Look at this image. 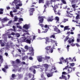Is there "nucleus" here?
Wrapping results in <instances>:
<instances>
[{
	"instance_id": "obj_51",
	"label": "nucleus",
	"mask_w": 80,
	"mask_h": 80,
	"mask_svg": "<svg viewBox=\"0 0 80 80\" xmlns=\"http://www.w3.org/2000/svg\"><path fill=\"white\" fill-rule=\"evenodd\" d=\"M22 30L23 32H25L26 33H27V32H28V31L22 29Z\"/></svg>"
},
{
	"instance_id": "obj_18",
	"label": "nucleus",
	"mask_w": 80,
	"mask_h": 80,
	"mask_svg": "<svg viewBox=\"0 0 80 80\" xmlns=\"http://www.w3.org/2000/svg\"><path fill=\"white\" fill-rule=\"evenodd\" d=\"M53 48H51L49 49L48 51H47L46 52L47 53H53Z\"/></svg>"
},
{
	"instance_id": "obj_37",
	"label": "nucleus",
	"mask_w": 80,
	"mask_h": 80,
	"mask_svg": "<svg viewBox=\"0 0 80 80\" xmlns=\"http://www.w3.org/2000/svg\"><path fill=\"white\" fill-rule=\"evenodd\" d=\"M45 59L48 60H49L50 58V57H48V56H46L45 57Z\"/></svg>"
},
{
	"instance_id": "obj_2",
	"label": "nucleus",
	"mask_w": 80,
	"mask_h": 80,
	"mask_svg": "<svg viewBox=\"0 0 80 80\" xmlns=\"http://www.w3.org/2000/svg\"><path fill=\"white\" fill-rule=\"evenodd\" d=\"M64 61L65 63H67V66H66L65 68H63V70H68V73H72V68L71 67H69V65H68V58H66V60H63Z\"/></svg>"
},
{
	"instance_id": "obj_47",
	"label": "nucleus",
	"mask_w": 80,
	"mask_h": 80,
	"mask_svg": "<svg viewBox=\"0 0 80 80\" xmlns=\"http://www.w3.org/2000/svg\"><path fill=\"white\" fill-rule=\"evenodd\" d=\"M62 74L63 75H67V72H62Z\"/></svg>"
},
{
	"instance_id": "obj_16",
	"label": "nucleus",
	"mask_w": 80,
	"mask_h": 80,
	"mask_svg": "<svg viewBox=\"0 0 80 80\" xmlns=\"http://www.w3.org/2000/svg\"><path fill=\"white\" fill-rule=\"evenodd\" d=\"M43 58L41 56H38L37 57V60L39 62L42 61V60H43Z\"/></svg>"
},
{
	"instance_id": "obj_44",
	"label": "nucleus",
	"mask_w": 80,
	"mask_h": 80,
	"mask_svg": "<svg viewBox=\"0 0 80 80\" xmlns=\"http://www.w3.org/2000/svg\"><path fill=\"white\" fill-rule=\"evenodd\" d=\"M23 77V75L22 74H20L19 76V78H22Z\"/></svg>"
},
{
	"instance_id": "obj_29",
	"label": "nucleus",
	"mask_w": 80,
	"mask_h": 80,
	"mask_svg": "<svg viewBox=\"0 0 80 80\" xmlns=\"http://www.w3.org/2000/svg\"><path fill=\"white\" fill-rule=\"evenodd\" d=\"M57 8H58V7H56V6H54V7L53 10H54V12L55 13H56V14H57V11L56 10H56V9H57Z\"/></svg>"
},
{
	"instance_id": "obj_25",
	"label": "nucleus",
	"mask_w": 80,
	"mask_h": 80,
	"mask_svg": "<svg viewBox=\"0 0 80 80\" xmlns=\"http://www.w3.org/2000/svg\"><path fill=\"white\" fill-rule=\"evenodd\" d=\"M68 27H69V26H66L64 28V31H65V30H70V29L68 28Z\"/></svg>"
},
{
	"instance_id": "obj_23",
	"label": "nucleus",
	"mask_w": 80,
	"mask_h": 80,
	"mask_svg": "<svg viewBox=\"0 0 80 80\" xmlns=\"http://www.w3.org/2000/svg\"><path fill=\"white\" fill-rule=\"evenodd\" d=\"M71 40H72L71 38H70L69 40H68V42L69 43H71L72 42H74V40L73 39H72V41H71Z\"/></svg>"
},
{
	"instance_id": "obj_20",
	"label": "nucleus",
	"mask_w": 80,
	"mask_h": 80,
	"mask_svg": "<svg viewBox=\"0 0 80 80\" xmlns=\"http://www.w3.org/2000/svg\"><path fill=\"white\" fill-rule=\"evenodd\" d=\"M39 25H40V26H41V27H43L44 28V27H45V28H47L48 27V25H45V26H44L42 24H39Z\"/></svg>"
},
{
	"instance_id": "obj_49",
	"label": "nucleus",
	"mask_w": 80,
	"mask_h": 80,
	"mask_svg": "<svg viewBox=\"0 0 80 80\" xmlns=\"http://www.w3.org/2000/svg\"><path fill=\"white\" fill-rule=\"evenodd\" d=\"M16 62H17V63H19L20 62V59H17L16 60Z\"/></svg>"
},
{
	"instance_id": "obj_15",
	"label": "nucleus",
	"mask_w": 80,
	"mask_h": 80,
	"mask_svg": "<svg viewBox=\"0 0 80 80\" xmlns=\"http://www.w3.org/2000/svg\"><path fill=\"white\" fill-rule=\"evenodd\" d=\"M54 31L56 32L57 33H60V30L58 29V28H57V27L55 26L54 28Z\"/></svg>"
},
{
	"instance_id": "obj_9",
	"label": "nucleus",
	"mask_w": 80,
	"mask_h": 80,
	"mask_svg": "<svg viewBox=\"0 0 80 80\" xmlns=\"http://www.w3.org/2000/svg\"><path fill=\"white\" fill-rule=\"evenodd\" d=\"M50 2H51V1H47L46 3V5H44V7L45 8V9L44 10V11H43V12L44 13L45 12V9L47 8V6L48 5H49L50 3Z\"/></svg>"
},
{
	"instance_id": "obj_52",
	"label": "nucleus",
	"mask_w": 80,
	"mask_h": 80,
	"mask_svg": "<svg viewBox=\"0 0 80 80\" xmlns=\"http://www.w3.org/2000/svg\"><path fill=\"white\" fill-rule=\"evenodd\" d=\"M50 38H55V37L54 35H51L50 37Z\"/></svg>"
},
{
	"instance_id": "obj_60",
	"label": "nucleus",
	"mask_w": 80,
	"mask_h": 80,
	"mask_svg": "<svg viewBox=\"0 0 80 80\" xmlns=\"http://www.w3.org/2000/svg\"><path fill=\"white\" fill-rule=\"evenodd\" d=\"M71 45H72V47H74V46H75V44L73 43H71Z\"/></svg>"
},
{
	"instance_id": "obj_50",
	"label": "nucleus",
	"mask_w": 80,
	"mask_h": 80,
	"mask_svg": "<svg viewBox=\"0 0 80 80\" xmlns=\"http://www.w3.org/2000/svg\"><path fill=\"white\" fill-rule=\"evenodd\" d=\"M17 27L18 28H19V29H22V27L20 26H17Z\"/></svg>"
},
{
	"instance_id": "obj_17",
	"label": "nucleus",
	"mask_w": 80,
	"mask_h": 80,
	"mask_svg": "<svg viewBox=\"0 0 80 80\" xmlns=\"http://www.w3.org/2000/svg\"><path fill=\"white\" fill-rule=\"evenodd\" d=\"M34 11L35 10L33 8H31L29 10L30 15H33V11Z\"/></svg>"
},
{
	"instance_id": "obj_35",
	"label": "nucleus",
	"mask_w": 80,
	"mask_h": 80,
	"mask_svg": "<svg viewBox=\"0 0 80 80\" xmlns=\"http://www.w3.org/2000/svg\"><path fill=\"white\" fill-rule=\"evenodd\" d=\"M48 30L47 29H46L45 31H42L41 33H47V31H48Z\"/></svg>"
},
{
	"instance_id": "obj_53",
	"label": "nucleus",
	"mask_w": 80,
	"mask_h": 80,
	"mask_svg": "<svg viewBox=\"0 0 80 80\" xmlns=\"http://www.w3.org/2000/svg\"><path fill=\"white\" fill-rule=\"evenodd\" d=\"M62 3L64 4H66V2H65V0H62Z\"/></svg>"
},
{
	"instance_id": "obj_26",
	"label": "nucleus",
	"mask_w": 80,
	"mask_h": 80,
	"mask_svg": "<svg viewBox=\"0 0 80 80\" xmlns=\"http://www.w3.org/2000/svg\"><path fill=\"white\" fill-rule=\"evenodd\" d=\"M8 19H7V18H3L2 20V22L3 23V22H6V21H7V20Z\"/></svg>"
},
{
	"instance_id": "obj_41",
	"label": "nucleus",
	"mask_w": 80,
	"mask_h": 80,
	"mask_svg": "<svg viewBox=\"0 0 80 80\" xmlns=\"http://www.w3.org/2000/svg\"><path fill=\"white\" fill-rule=\"evenodd\" d=\"M16 35L17 37H19L20 36V34L18 33H16Z\"/></svg>"
},
{
	"instance_id": "obj_13",
	"label": "nucleus",
	"mask_w": 80,
	"mask_h": 80,
	"mask_svg": "<svg viewBox=\"0 0 80 80\" xmlns=\"http://www.w3.org/2000/svg\"><path fill=\"white\" fill-rule=\"evenodd\" d=\"M30 27V25L29 24H26L23 26V28H25L26 30H28Z\"/></svg>"
},
{
	"instance_id": "obj_54",
	"label": "nucleus",
	"mask_w": 80,
	"mask_h": 80,
	"mask_svg": "<svg viewBox=\"0 0 80 80\" xmlns=\"http://www.w3.org/2000/svg\"><path fill=\"white\" fill-rule=\"evenodd\" d=\"M44 70V68H41L40 70V72H43Z\"/></svg>"
},
{
	"instance_id": "obj_1",
	"label": "nucleus",
	"mask_w": 80,
	"mask_h": 80,
	"mask_svg": "<svg viewBox=\"0 0 80 80\" xmlns=\"http://www.w3.org/2000/svg\"><path fill=\"white\" fill-rule=\"evenodd\" d=\"M21 1L20 0H14V1L11 3L10 4L11 5H12L13 6H14V5H15L16 8V9H19V8H20L19 7L22 6V3H21Z\"/></svg>"
},
{
	"instance_id": "obj_33",
	"label": "nucleus",
	"mask_w": 80,
	"mask_h": 80,
	"mask_svg": "<svg viewBox=\"0 0 80 80\" xmlns=\"http://www.w3.org/2000/svg\"><path fill=\"white\" fill-rule=\"evenodd\" d=\"M33 51H34V50L33 49V48H32V49L31 50L32 52L30 54L31 56H33Z\"/></svg>"
},
{
	"instance_id": "obj_34",
	"label": "nucleus",
	"mask_w": 80,
	"mask_h": 80,
	"mask_svg": "<svg viewBox=\"0 0 80 80\" xmlns=\"http://www.w3.org/2000/svg\"><path fill=\"white\" fill-rule=\"evenodd\" d=\"M44 3V1L43 0H39V3Z\"/></svg>"
},
{
	"instance_id": "obj_11",
	"label": "nucleus",
	"mask_w": 80,
	"mask_h": 80,
	"mask_svg": "<svg viewBox=\"0 0 80 80\" xmlns=\"http://www.w3.org/2000/svg\"><path fill=\"white\" fill-rule=\"evenodd\" d=\"M45 18V16H39L38 17L39 19H41V20H39V24H40V23H43V18Z\"/></svg>"
},
{
	"instance_id": "obj_3",
	"label": "nucleus",
	"mask_w": 80,
	"mask_h": 80,
	"mask_svg": "<svg viewBox=\"0 0 80 80\" xmlns=\"http://www.w3.org/2000/svg\"><path fill=\"white\" fill-rule=\"evenodd\" d=\"M25 38L22 37L20 39L21 40V42H26L27 43H29L30 44L31 43V40H32V38H30V39H27Z\"/></svg>"
},
{
	"instance_id": "obj_14",
	"label": "nucleus",
	"mask_w": 80,
	"mask_h": 80,
	"mask_svg": "<svg viewBox=\"0 0 80 80\" xmlns=\"http://www.w3.org/2000/svg\"><path fill=\"white\" fill-rule=\"evenodd\" d=\"M42 66L44 67H45V69L44 70L45 72H47V70H48V67H49V66L47 64H42Z\"/></svg>"
},
{
	"instance_id": "obj_12",
	"label": "nucleus",
	"mask_w": 80,
	"mask_h": 80,
	"mask_svg": "<svg viewBox=\"0 0 80 80\" xmlns=\"http://www.w3.org/2000/svg\"><path fill=\"white\" fill-rule=\"evenodd\" d=\"M17 12V10L16 9H14L13 10V11H11L10 12V15L12 17H13L14 16H13V12H14V13H16V12Z\"/></svg>"
},
{
	"instance_id": "obj_63",
	"label": "nucleus",
	"mask_w": 80,
	"mask_h": 80,
	"mask_svg": "<svg viewBox=\"0 0 80 80\" xmlns=\"http://www.w3.org/2000/svg\"><path fill=\"white\" fill-rule=\"evenodd\" d=\"M29 60H33V58L31 57H30L29 58Z\"/></svg>"
},
{
	"instance_id": "obj_62",
	"label": "nucleus",
	"mask_w": 80,
	"mask_h": 80,
	"mask_svg": "<svg viewBox=\"0 0 80 80\" xmlns=\"http://www.w3.org/2000/svg\"><path fill=\"white\" fill-rule=\"evenodd\" d=\"M11 63H12V64H14L15 63V62L13 61H11Z\"/></svg>"
},
{
	"instance_id": "obj_40",
	"label": "nucleus",
	"mask_w": 80,
	"mask_h": 80,
	"mask_svg": "<svg viewBox=\"0 0 80 80\" xmlns=\"http://www.w3.org/2000/svg\"><path fill=\"white\" fill-rule=\"evenodd\" d=\"M35 38H36V36L35 35H33L32 36V38L33 39L32 40V42H33V41L34 40H35Z\"/></svg>"
},
{
	"instance_id": "obj_39",
	"label": "nucleus",
	"mask_w": 80,
	"mask_h": 80,
	"mask_svg": "<svg viewBox=\"0 0 80 80\" xmlns=\"http://www.w3.org/2000/svg\"><path fill=\"white\" fill-rule=\"evenodd\" d=\"M18 20V18L17 16L14 17V21L15 22H16V21H17V20Z\"/></svg>"
},
{
	"instance_id": "obj_48",
	"label": "nucleus",
	"mask_w": 80,
	"mask_h": 80,
	"mask_svg": "<svg viewBox=\"0 0 80 80\" xmlns=\"http://www.w3.org/2000/svg\"><path fill=\"white\" fill-rule=\"evenodd\" d=\"M20 21H23V18H19V22H20Z\"/></svg>"
},
{
	"instance_id": "obj_56",
	"label": "nucleus",
	"mask_w": 80,
	"mask_h": 80,
	"mask_svg": "<svg viewBox=\"0 0 80 80\" xmlns=\"http://www.w3.org/2000/svg\"><path fill=\"white\" fill-rule=\"evenodd\" d=\"M53 69L54 70H56V68L55 67H54V66H53L52 67V70Z\"/></svg>"
},
{
	"instance_id": "obj_4",
	"label": "nucleus",
	"mask_w": 80,
	"mask_h": 80,
	"mask_svg": "<svg viewBox=\"0 0 80 80\" xmlns=\"http://www.w3.org/2000/svg\"><path fill=\"white\" fill-rule=\"evenodd\" d=\"M13 35V36H14V35H16V34L15 33V32H12L11 34H10V32H7V33H5V34L3 35V37H5L6 36H8V38H13V37L11 36V35Z\"/></svg>"
},
{
	"instance_id": "obj_10",
	"label": "nucleus",
	"mask_w": 80,
	"mask_h": 80,
	"mask_svg": "<svg viewBox=\"0 0 80 80\" xmlns=\"http://www.w3.org/2000/svg\"><path fill=\"white\" fill-rule=\"evenodd\" d=\"M40 67H41V66H34L30 68H29V70H30V71H32V70H33V68H40Z\"/></svg>"
},
{
	"instance_id": "obj_8",
	"label": "nucleus",
	"mask_w": 80,
	"mask_h": 80,
	"mask_svg": "<svg viewBox=\"0 0 80 80\" xmlns=\"http://www.w3.org/2000/svg\"><path fill=\"white\" fill-rule=\"evenodd\" d=\"M26 35H28L27 36V37L26 38L25 37H24V38H25L26 39H28L30 38L31 37V36H30V34L28 33H24L23 35H22V36H23V37H25Z\"/></svg>"
},
{
	"instance_id": "obj_59",
	"label": "nucleus",
	"mask_w": 80,
	"mask_h": 80,
	"mask_svg": "<svg viewBox=\"0 0 80 80\" xmlns=\"http://www.w3.org/2000/svg\"><path fill=\"white\" fill-rule=\"evenodd\" d=\"M76 2V1L75 0H73L72 1V3H75Z\"/></svg>"
},
{
	"instance_id": "obj_64",
	"label": "nucleus",
	"mask_w": 80,
	"mask_h": 80,
	"mask_svg": "<svg viewBox=\"0 0 80 80\" xmlns=\"http://www.w3.org/2000/svg\"><path fill=\"white\" fill-rule=\"evenodd\" d=\"M80 41V39H77V42H79Z\"/></svg>"
},
{
	"instance_id": "obj_58",
	"label": "nucleus",
	"mask_w": 80,
	"mask_h": 80,
	"mask_svg": "<svg viewBox=\"0 0 80 80\" xmlns=\"http://www.w3.org/2000/svg\"><path fill=\"white\" fill-rule=\"evenodd\" d=\"M6 9H7V10H10V7H7Z\"/></svg>"
},
{
	"instance_id": "obj_55",
	"label": "nucleus",
	"mask_w": 80,
	"mask_h": 80,
	"mask_svg": "<svg viewBox=\"0 0 80 80\" xmlns=\"http://www.w3.org/2000/svg\"><path fill=\"white\" fill-rule=\"evenodd\" d=\"M79 17H80V16L79 15H78L76 17V19H78V18H79Z\"/></svg>"
},
{
	"instance_id": "obj_57",
	"label": "nucleus",
	"mask_w": 80,
	"mask_h": 80,
	"mask_svg": "<svg viewBox=\"0 0 80 80\" xmlns=\"http://www.w3.org/2000/svg\"><path fill=\"white\" fill-rule=\"evenodd\" d=\"M72 6L73 8H75V4L72 5Z\"/></svg>"
},
{
	"instance_id": "obj_36",
	"label": "nucleus",
	"mask_w": 80,
	"mask_h": 80,
	"mask_svg": "<svg viewBox=\"0 0 80 80\" xmlns=\"http://www.w3.org/2000/svg\"><path fill=\"white\" fill-rule=\"evenodd\" d=\"M68 19H64L63 21V22L65 23L66 22H68Z\"/></svg>"
},
{
	"instance_id": "obj_32",
	"label": "nucleus",
	"mask_w": 80,
	"mask_h": 80,
	"mask_svg": "<svg viewBox=\"0 0 80 80\" xmlns=\"http://www.w3.org/2000/svg\"><path fill=\"white\" fill-rule=\"evenodd\" d=\"M62 77L63 79H64L65 80H67V78L65 76L62 75Z\"/></svg>"
},
{
	"instance_id": "obj_24",
	"label": "nucleus",
	"mask_w": 80,
	"mask_h": 80,
	"mask_svg": "<svg viewBox=\"0 0 80 80\" xmlns=\"http://www.w3.org/2000/svg\"><path fill=\"white\" fill-rule=\"evenodd\" d=\"M2 40H0V43L1 44V46L2 47H4V46L5 45V44L4 43L2 42Z\"/></svg>"
},
{
	"instance_id": "obj_6",
	"label": "nucleus",
	"mask_w": 80,
	"mask_h": 80,
	"mask_svg": "<svg viewBox=\"0 0 80 80\" xmlns=\"http://www.w3.org/2000/svg\"><path fill=\"white\" fill-rule=\"evenodd\" d=\"M34 77V75H32L31 73H28V74H27L26 75V77L25 78V80L27 79L28 78H26L27 77H29V78H31V80H34V79H32Z\"/></svg>"
},
{
	"instance_id": "obj_30",
	"label": "nucleus",
	"mask_w": 80,
	"mask_h": 80,
	"mask_svg": "<svg viewBox=\"0 0 80 80\" xmlns=\"http://www.w3.org/2000/svg\"><path fill=\"white\" fill-rule=\"evenodd\" d=\"M53 20V18H49L48 19V22H52Z\"/></svg>"
},
{
	"instance_id": "obj_28",
	"label": "nucleus",
	"mask_w": 80,
	"mask_h": 80,
	"mask_svg": "<svg viewBox=\"0 0 80 80\" xmlns=\"http://www.w3.org/2000/svg\"><path fill=\"white\" fill-rule=\"evenodd\" d=\"M53 72L52 73H49L47 74L48 77H52L53 76Z\"/></svg>"
},
{
	"instance_id": "obj_45",
	"label": "nucleus",
	"mask_w": 80,
	"mask_h": 80,
	"mask_svg": "<svg viewBox=\"0 0 80 80\" xmlns=\"http://www.w3.org/2000/svg\"><path fill=\"white\" fill-rule=\"evenodd\" d=\"M69 47H70V45H68L67 46V48H66L67 50H68V51H69L68 49H69Z\"/></svg>"
},
{
	"instance_id": "obj_38",
	"label": "nucleus",
	"mask_w": 80,
	"mask_h": 80,
	"mask_svg": "<svg viewBox=\"0 0 80 80\" xmlns=\"http://www.w3.org/2000/svg\"><path fill=\"white\" fill-rule=\"evenodd\" d=\"M69 65L71 67H73V66L75 65V63H69Z\"/></svg>"
},
{
	"instance_id": "obj_27",
	"label": "nucleus",
	"mask_w": 80,
	"mask_h": 80,
	"mask_svg": "<svg viewBox=\"0 0 80 80\" xmlns=\"http://www.w3.org/2000/svg\"><path fill=\"white\" fill-rule=\"evenodd\" d=\"M56 20L57 21H56V23H59V18L58 17H56Z\"/></svg>"
},
{
	"instance_id": "obj_7",
	"label": "nucleus",
	"mask_w": 80,
	"mask_h": 80,
	"mask_svg": "<svg viewBox=\"0 0 80 80\" xmlns=\"http://www.w3.org/2000/svg\"><path fill=\"white\" fill-rule=\"evenodd\" d=\"M10 46H13V42H7L6 43V47L5 48V49L6 50H8L10 48Z\"/></svg>"
},
{
	"instance_id": "obj_43",
	"label": "nucleus",
	"mask_w": 80,
	"mask_h": 80,
	"mask_svg": "<svg viewBox=\"0 0 80 80\" xmlns=\"http://www.w3.org/2000/svg\"><path fill=\"white\" fill-rule=\"evenodd\" d=\"M69 38V37H68V36H67L66 37V39H64V41L66 42V41H67V40H68Z\"/></svg>"
},
{
	"instance_id": "obj_46",
	"label": "nucleus",
	"mask_w": 80,
	"mask_h": 80,
	"mask_svg": "<svg viewBox=\"0 0 80 80\" xmlns=\"http://www.w3.org/2000/svg\"><path fill=\"white\" fill-rule=\"evenodd\" d=\"M41 78H44L45 80L46 79V78H44V76L43 75V74H41Z\"/></svg>"
},
{
	"instance_id": "obj_21",
	"label": "nucleus",
	"mask_w": 80,
	"mask_h": 80,
	"mask_svg": "<svg viewBox=\"0 0 80 80\" xmlns=\"http://www.w3.org/2000/svg\"><path fill=\"white\" fill-rule=\"evenodd\" d=\"M1 59V62L0 63V67L1 66V63H2V62H3V57L2 56L0 55V59Z\"/></svg>"
},
{
	"instance_id": "obj_5",
	"label": "nucleus",
	"mask_w": 80,
	"mask_h": 80,
	"mask_svg": "<svg viewBox=\"0 0 80 80\" xmlns=\"http://www.w3.org/2000/svg\"><path fill=\"white\" fill-rule=\"evenodd\" d=\"M46 43H49L50 41L51 42H52V43H55L56 46H57V41H55L53 40L52 39H50L48 38H46Z\"/></svg>"
},
{
	"instance_id": "obj_19",
	"label": "nucleus",
	"mask_w": 80,
	"mask_h": 80,
	"mask_svg": "<svg viewBox=\"0 0 80 80\" xmlns=\"http://www.w3.org/2000/svg\"><path fill=\"white\" fill-rule=\"evenodd\" d=\"M64 60V58L63 57H62L61 58H60V62H59V64H62V61Z\"/></svg>"
},
{
	"instance_id": "obj_42",
	"label": "nucleus",
	"mask_w": 80,
	"mask_h": 80,
	"mask_svg": "<svg viewBox=\"0 0 80 80\" xmlns=\"http://www.w3.org/2000/svg\"><path fill=\"white\" fill-rule=\"evenodd\" d=\"M12 28H13L14 32H16V29H15V28H16V27H15V26H12Z\"/></svg>"
},
{
	"instance_id": "obj_22",
	"label": "nucleus",
	"mask_w": 80,
	"mask_h": 80,
	"mask_svg": "<svg viewBox=\"0 0 80 80\" xmlns=\"http://www.w3.org/2000/svg\"><path fill=\"white\" fill-rule=\"evenodd\" d=\"M51 47L50 46H48L45 48V49L47 52H48L50 50V49H51Z\"/></svg>"
},
{
	"instance_id": "obj_31",
	"label": "nucleus",
	"mask_w": 80,
	"mask_h": 80,
	"mask_svg": "<svg viewBox=\"0 0 80 80\" xmlns=\"http://www.w3.org/2000/svg\"><path fill=\"white\" fill-rule=\"evenodd\" d=\"M72 22H76V23H78V24H80V21H75V20H72Z\"/></svg>"
},
{
	"instance_id": "obj_61",
	"label": "nucleus",
	"mask_w": 80,
	"mask_h": 80,
	"mask_svg": "<svg viewBox=\"0 0 80 80\" xmlns=\"http://www.w3.org/2000/svg\"><path fill=\"white\" fill-rule=\"evenodd\" d=\"M2 71H3L4 72H6V70H5V69L3 68L2 69Z\"/></svg>"
}]
</instances>
